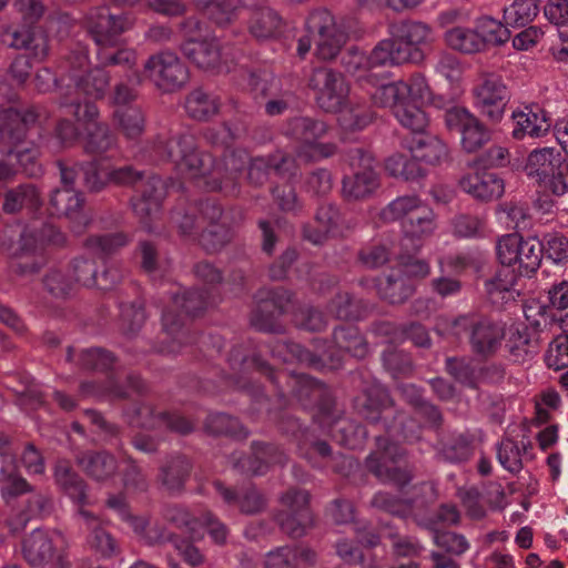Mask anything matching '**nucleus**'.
<instances>
[{
    "instance_id": "obj_27",
    "label": "nucleus",
    "mask_w": 568,
    "mask_h": 568,
    "mask_svg": "<svg viewBox=\"0 0 568 568\" xmlns=\"http://www.w3.org/2000/svg\"><path fill=\"white\" fill-rule=\"evenodd\" d=\"M22 554L27 562L32 567H44L57 560L53 538L49 531L34 529L22 542Z\"/></svg>"
},
{
    "instance_id": "obj_43",
    "label": "nucleus",
    "mask_w": 568,
    "mask_h": 568,
    "mask_svg": "<svg viewBox=\"0 0 568 568\" xmlns=\"http://www.w3.org/2000/svg\"><path fill=\"white\" fill-rule=\"evenodd\" d=\"M23 250H34L38 245L45 244L62 245L65 242L64 234L52 224H42L40 229L36 226L27 227L20 235Z\"/></svg>"
},
{
    "instance_id": "obj_34",
    "label": "nucleus",
    "mask_w": 568,
    "mask_h": 568,
    "mask_svg": "<svg viewBox=\"0 0 568 568\" xmlns=\"http://www.w3.org/2000/svg\"><path fill=\"white\" fill-rule=\"evenodd\" d=\"M390 406L392 400L386 388L378 383H374L363 396L355 399V407L372 423H377Z\"/></svg>"
},
{
    "instance_id": "obj_9",
    "label": "nucleus",
    "mask_w": 568,
    "mask_h": 568,
    "mask_svg": "<svg viewBox=\"0 0 568 568\" xmlns=\"http://www.w3.org/2000/svg\"><path fill=\"white\" fill-rule=\"evenodd\" d=\"M182 30L185 38L182 51L189 60L204 70L216 72H229L231 70L216 38L210 37L197 19H187L183 23Z\"/></svg>"
},
{
    "instance_id": "obj_60",
    "label": "nucleus",
    "mask_w": 568,
    "mask_h": 568,
    "mask_svg": "<svg viewBox=\"0 0 568 568\" xmlns=\"http://www.w3.org/2000/svg\"><path fill=\"white\" fill-rule=\"evenodd\" d=\"M130 237L122 232L92 235L85 240V246L101 254L110 255L128 245Z\"/></svg>"
},
{
    "instance_id": "obj_5",
    "label": "nucleus",
    "mask_w": 568,
    "mask_h": 568,
    "mask_svg": "<svg viewBox=\"0 0 568 568\" xmlns=\"http://www.w3.org/2000/svg\"><path fill=\"white\" fill-rule=\"evenodd\" d=\"M405 495V498H396L387 491H378L374 495L372 505L402 518L413 517L417 524L418 521H433L436 524V531H440L439 526L455 525L459 520V511L453 505H443L438 509L435 518H419L417 510L424 508L437 497V491L433 483L415 485L406 491Z\"/></svg>"
},
{
    "instance_id": "obj_58",
    "label": "nucleus",
    "mask_w": 568,
    "mask_h": 568,
    "mask_svg": "<svg viewBox=\"0 0 568 568\" xmlns=\"http://www.w3.org/2000/svg\"><path fill=\"white\" fill-rule=\"evenodd\" d=\"M205 428L214 435H231L234 437H246L247 435L236 418L222 413L211 414L206 418Z\"/></svg>"
},
{
    "instance_id": "obj_2",
    "label": "nucleus",
    "mask_w": 568,
    "mask_h": 568,
    "mask_svg": "<svg viewBox=\"0 0 568 568\" xmlns=\"http://www.w3.org/2000/svg\"><path fill=\"white\" fill-rule=\"evenodd\" d=\"M154 152L161 160L174 163L176 170L189 179H205L210 191L234 190V181L242 174L248 161L243 151L232 152L223 163H216L210 153L200 152L195 148L194 138L183 134L169 142L154 145Z\"/></svg>"
},
{
    "instance_id": "obj_29",
    "label": "nucleus",
    "mask_w": 568,
    "mask_h": 568,
    "mask_svg": "<svg viewBox=\"0 0 568 568\" xmlns=\"http://www.w3.org/2000/svg\"><path fill=\"white\" fill-rule=\"evenodd\" d=\"M315 222L317 229L312 231L304 227V239L313 244H322L328 236H341L344 227L341 223V215L336 206L329 203L322 204L316 212Z\"/></svg>"
},
{
    "instance_id": "obj_25",
    "label": "nucleus",
    "mask_w": 568,
    "mask_h": 568,
    "mask_svg": "<svg viewBox=\"0 0 568 568\" xmlns=\"http://www.w3.org/2000/svg\"><path fill=\"white\" fill-rule=\"evenodd\" d=\"M316 552L306 546H281L264 556V568H307L315 565Z\"/></svg>"
},
{
    "instance_id": "obj_4",
    "label": "nucleus",
    "mask_w": 568,
    "mask_h": 568,
    "mask_svg": "<svg viewBox=\"0 0 568 568\" xmlns=\"http://www.w3.org/2000/svg\"><path fill=\"white\" fill-rule=\"evenodd\" d=\"M85 28L98 47L97 55L102 67H132L136 54L126 48H119L120 36L132 27L126 16H114L105 7L91 9L84 19Z\"/></svg>"
},
{
    "instance_id": "obj_56",
    "label": "nucleus",
    "mask_w": 568,
    "mask_h": 568,
    "mask_svg": "<svg viewBox=\"0 0 568 568\" xmlns=\"http://www.w3.org/2000/svg\"><path fill=\"white\" fill-rule=\"evenodd\" d=\"M113 116L128 139H138L142 134V113L138 106H118Z\"/></svg>"
},
{
    "instance_id": "obj_3",
    "label": "nucleus",
    "mask_w": 568,
    "mask_h": 568,
    "mask_svg": "<svg viewBox=\"0 0 568 568\" xmlns=\"http://www.w3.org/2000/svg\"><path fill=\"white\" fill-rule=\"evenodd\" d=\"M310 88L316 93V102L325 112L338 114V123L346 132L359 131L372 121V113L355 105L349 97V85L342 73L329 68L314 69Z\"/></svg>"
},
{
    "instance_id": "obj_37",
    "label": "nucleus",
    "mask_w": 568,
    "mask_h": 568,
    "mask_svg": "<svg viewBox=\"0 0 568 568\" xmlns=\"http://www.w3.org/2000/svg\"><path fill=\"white\" fill-rule=\"evenodd\" d=\"M328 433L337 444L349 449L362 447L367 436L364 426L343 417L335 419L328 426Z\"/></svg>"
},
{
    "instance_id": "obj_1",
    "label": "nucleus",
    "mask_w": 568,
    "mask_h": 568,
    "mask_svg": "<svg viewBox=\"0 0 568 568\" xmlns=\"http://www.w3.org/2000/svg\"><path fill=\"white\" fill-rule=\"evenodd\" d=\"M432 98V89L422 73H414L407 80L383 85L374 94L379 108L389 109L398 123L413 133L405 142L416 162L438 164L448 155L447 145L436 135L426 132L429 120L422 105Z\"/></svg>"
},
{
    "instance_id": "obj_62",
    "label": "nucleus",
    "mask_w": 568,
    "mask_h": 568,
    "mask_svg": "<svg viewBox=\"0 0 568 568\" xmlns=\"http://www.w3.org/2000/svg\"><path fill=\"white\" fill-rule=\"evenodd\" d=\"M97 263L87 257H75L71 261L68 271L74 282L84 287L97 285Z\"/></svg>"
},
{
    "instance_id": "obj_31",
    "label": "nucleus",
    "mask_w": 568,
    "mask_h": 568,
    "mask_svg": "<svg viewBox=\"0 0 568 568\" xmlns=\"http://www.w3.org/2000/svg\"><path fill=\"white\" fill-rule=\"evenodd\" d=\"M1 42L14 49L29 50L36 59H43L48 54L47 37L30 28L6 30L1 34Z\"/></svg>"
},
{
    "instance_id": "obj_51",
    "label": "nucleus",
    "mask_w": 568,
    "mask_h": 568,
    "mask_svg": "<svg viewBox=\"0 0 568 568\" xmlns=\"http://www.w3.org/2000/svg\"><path fill=\"white\" fill-rule=\"evenodd\" d=\"M84 132V150L89 154H103L115 143V139L106 123H95L94 126H88Z\"/></svg>"
},
{
    "instance_id": "obj_50",
    "label": "nucleus",
    "mask_w": 568,
    "mask_h": 568,
    "mask_svg": "<svg viewBox=\"0 0 568 568\" xmlns=\"http://www.w3.org/2000/svg\"><path fill=\"white\" fill-rule=\"evenodd\" d=\"M333 337L336 346L339 349L349 353L354 357L362 358L368 352V347L364 341V337L354 326H341L336 328L334 331Z\"/></svg>"
},
{
    "instance_id": "obj_61",
    "label": "nucleus",
    "mask_w": 568,
    "mask_h": 568,
    "mask_svg": "<svg viewBox=\"0 0 568 568\" xmlns=\"http://www.w3.org/2000/svg\"><path fill=\"white\" fill-rule=\"evenodd\" d=\"M403 252L397 256L398 265L403 268L404 277L409 282L410 278H424L429 275L430 266L424 260H416L414 255L418 252H414L408 246H402Z\"/></svg>"
},
{
    "instance_id": "obj_45",
    "label": "nucleus",
    "mask_w": 568,
    "mask_h": 568,
    "mask_svg": "<svg viewBox=\"0 0 568 568\" xmlns=\"http://www.w3.org/2000/svg\"><path fill=\"white\" fill-rule=\"evenodd\" d=\"M184 109L190 118L205 121L217 112L219 101L202 89H195L187 95Z\"/></svg>"
},
{
    "instance_id": "obj_13",
    "label": "nucleus",
    "mask_w": 568,
    "mask_h": 568,
    "mask_svg": "<svg viewBox=\"0 0 568 568\" xmlns=\"http://www.w3.org/2000/svg\"><path fill=\"white\" fill-rule=\"evenodd\" d=\"M378 450L366 460L368 469L383 483H392L403 488L412 479L410 471L402 467L404 450L388 439L377 437Z\"/></svg>"
},
{
    "instance_id": "obj_10",
    "label": "nucleus",
    "mask_w": 568,
    "mask_h": 568,
    "mask_svg": "<svg viewBox=\"0 0 568 568\" xmlns=\"http://www.w3.org/2000/svg\"><path fill=\"white\" fill-rule=\"evenodd\" d=\"M326 131L327 126L323 121L308 116H297L287 122L284 134L300 144L295 159L297 164L329 158L335 153L334 144L318 142Z\"/></svg>"
},
{
    "instance_id": "obj_28",
    "label": "nucleus",
    "mask_w": 568,
    "mask_h": 568,
    "mask_svg": "<svg viewBox=\"0 0 568 568\" xmlns=\"http://www.w3.org/2000/svg\"><path fill=\"white\" fill-rule=\"evenodd\" d=\"M285 458V454L277 446L255 444L253 458H242L234 454L230 463L244 473L262 475L266 471L268 464H283Z\"/></svg>"
},
{
    "instance_id": "obj_17",
    "label": "nucleus",
    "mask_w": 568,
    "mask_h": 568,
    "mask_svg": "<svg viewBox=\"0 0 568 568\" xmlns=\"http://www.w3.org/2000/svg\"><path fill=\"white\" fill-rule=\"evenodd\" d=\"M392 36L400 49L409 53V62L418 63L425 58L423 45L435 41V33L430 26L420 21L406 20L392 26Z\"/></svg>"
},
{
    "instance_id": "obj_54",
    "label": "nucleus",
    "mask_w": 568,
    "mask_h": 568,
    "mask_svg": "<svg viewBox=\"0 0 568 568\" xmlns=\"http://www.w3.org/2000/svg\"><path fill=\"white\" fill-rule=\"evenodd\" d=\"M540 255H546L555 264L568 262V237L558 232L546 233L540 241Z\"/></svg>"
},
{
    "instance_id": "obj_59",
    "label": "nucleus",
    "mask_w": 568,
    "mask_h": 568,
    "mask_svg": "<svg viewBox=\"0 0 568 568\" xmlns=\"http://www.w3.org/2000/svg\"><path fill=\"white\" fill-rule=\"evenodd\" d=\"M402 392L405 397L416 406V416L424 418L425 424L437 426L440 420L439 410L432 404L423 402L418 388L414 385H403Z\"/></svg>"
},
{
    "instance_id": "obj_11",
    "label": "nucleus",
    "mask_w": 568,
    "mask_h": 568,
    "mask_svg": "<svg viewBox=\"0 0 568 568\" xmlns=\"http://www.w3.org/2000/svg\"><path fill=\"white\" fill-rule=\"evenodd\" d=\"M351 173L343 179V195L347 200H366L381 186L375 159L371 152L354 148L347 154Z\"/></svg>"
},
{
    "instance_id": "obj_44",
    "label": "nucleus",
    "mask_w": 568,
    "mask_h": 568,
    "mask_svg": "<svg viewBox=\"0 0 568 568\" xmlns=\"http://www.w3.org/2000/svg\"><path fill=\"white\" fill-rule=\"evenodd\" d=\"M379 296L392 304L403 303L413 293L414 286L402 275L389 274L376 284Z\"/></svg>"
},
{
    "instance_id": "obj_30",
    "label": "nucleus",
    "mask_w": 568,
    "mask_h": 568,
    "mask_svg": "<svg viewBox=\"0 0 568 568\" xmlns=\"http://www.w3.org/2000/svg\"><path fill=\"white\" fill-rule=\"evenodd\" d=\"M78 466L92 479L104 481L118 470L115 457L108 452H84L77 456Z\"/></svg>"
},
{
    "instance_id": "obj_32",
    "label": "nucleus",
    "mask_w": 568,
    "mask_h": 568,
    "mask_svg": "<svg viewBox=\"0 0 568 568\" xmlns=\"http://www.w3.org/2000/svg\"><path fill=\"white\" fill-rule=\"evenodd\" d=\"M562 162L561 154L555 148L535 149L527 156L525 172L538 183L550 172L558 170Z\"/></svg>"
},
{
    "instance_id": "obj_40",
    "label": "nucleus",
    "mask_w": 568,
    "mask_h": 568,
    "mask_svg": "<svg viewBox=\"0 0 568 568\" xmlns=\"http://www.w3.org/2000/svg\"><path fill=\"white\" fill-rule=\"evenodd\" d=\"M448 48L454 51L473 54L481 52L480 40L477 37L476 28L455 26L447 29L443 36Z\"/></svg>"
},
{
    "instance_id": "obj_52",
    "label": "nucleus",
    "mask_w": 568,
    "mask_h": 568,
    "mask_svg": "<svg viewBox=\"0 0 568 568\" xmlns=\"http://www.w3.org/2000/svg\"><path fill=\"white\" fill-rule=\"evenodd\" d=\"M215 488L227 504L239 503L243 513L254 514L265 506L264 497L255 488L247 489L241 498L220 481L215 483Z\"/></svg>"
},
{
    "instance_id": "obj_49",
    "label": "nucleus",
    "mask_w": 568,
    "mask_h": 568,
    "mask_svg": "<svg viewBox=\"0 0 568 568\" xmlns=\"http://www.w3.org/2000/svg\"><path fill=\"white\" fill-rule=\"evenodd\" d=\"M43 287L54 298L65 300L74 291L75 284L68 270L50 268L42 278Z\"/></svg>"
},
{
    "instance_id": "obj_18",
    "label": "nucleus",
    "mask_w": 568,
    "mask_h": 568,
    "mask_svg": "<svg viewBox=\"0 0 568 568\" xmlns=\"http://www.w3.org/2000/svg\"><path fill=\"white\" fill-rule=\"evenodd\" d=\"M342 62L345 70L356 78L362 88L371 97L373 104L376 106L378 105L374 99V94L378 89L383 85H392L399 81L387 82L384 75L372 72L371 70L373 68L369 61V55H366L363 51L357 49L348 50L343 55Z\"/></svg>"
},
{
    "instance_id": "obj_6",
    "label": "nucleus",
    "mask_w": 568,
    "mask_h": 568,
    "mask_svg": "<svg viewBox=\"0 0 568 568\" xmlns=\"http://www.w3.org/2000/svg\"><path fill=\"white\" fill-rule=\"evenodd\" d=\"M40 116L41 113L36 106L26 110L9 108L0 111V140L7 146L3 152L9 155L14 154L18 163L30 176L40 172L37 164L39 151L33 144L30 146L24 144L28 131L36 125Z\"/></svg>"
},
{
    "instance_id": "obj_39",
    "label": "nucleus",
    "mask_w": 568,
    "mask_h": 568,
    "mask_svg": "<svg viewBox=\"0 0 568 568\" xmlns=\"http://www.w3.org/2000/svg\"><path fill=\"white\" fill-rule=\"evenodd\" d=\"M518 274L513 267H500L495 276L486 282V291L494 303L514 300L518 294L515 286Z\"/></svg>"
},
{
    "instance_id": "obj_53",
    "label": "nucleus",
    "mask_w": 568,
    "mask_h": 568,
    "mask_svg": "<svg viewBox=\"0 0 568 568\" xmlns=\"http://www.w3.org/2000/svg\"><path fill=\"white\" fill-rule=\"evenodd\" d=\"M540 244L535 239H521V245H519L518 257L516 258V265L521 275L530 276L540 266Z\"/></svg>"
},
{
    "instance_id": "obj_26",
    "label": "nucleus",
    "mask_w": 568,
    "mask_h": 568,
    "mask_svg": "<svg viewBox=\"0 0 568 568\" xmlns=\"http://www.w3.org/2000/svg\"><path fill=\"white\" fill-rule=\"evenodd\" d=\"M403 240L400 246L410 245L414 252H419L424 239L436 230L435 214L426 204L407 221L402 222Z\"/></svg>"
},
{
    "instance_id": "obj_24",
    "label": "nucleus",
    "mask_w": 568,
    "mask_h": 568,
    "mask_svg": "<svg viewBox=\"0 0 568 568\" xmlns=\"http://www.w3.org/2000/svg\"><path fill=\"white\" fill-rule=\"evenodd\" d=\"M53 479L57 487L67 495L77 506H87L89 500V486L87 481L73 469L70 462L60 459L53 467Z\"/></svg>"
},
{
    "instance_id": "obj_33",
    "label": "nucleus",
    "mask_w": 568,
    "mask_h": 568,
    "mask_svg": "<svg viewBox=\"0 0 568 568\" xmlns=\"http://www.w3.org/2000/svg\"><path fill=\"white\" fill-rule=\"evenodd\" d=\"M84 199L74 187H59L52 191L50 196V206L53 213L59 216H65L80 224L85 223V217L81 214Z\"/></svg>"
},
{
    "instance_id": "obj_16",
    "label": "nucleus",
    "mask_w": 568,
    "mask_h": 568,
    "mask_svg": "<svg viewBox=\"0 0 568 568\" xmlns=\"http://www.w3.org/2000/svg\"><path fill=\"white\" fill-rule=\"evenodd\" d=\"M151 80L163 90H173L186 83L189 71L173 52H161L151 57L144 65Z\"/></svg>"
},
{
    "instance_id": "obj_19",
    "label": "nucleus",
    "mask_w": 568,
    "mask_h": 568,
    "mask_svg": "<svg viewBox=\"0 0 568 568\" xmlns=\"http://www.w3.org/2000/svg\"><path fill=\"white\" fill-rule=\"evenodd\" d=\"M503 341L509 359L514 363L530 362L539 353L537 334L525 323H513L507 326Z\"/></svg>"
},
{
    "instance_id": "obj_7",
    "label": "nucleus",
    "mask_w": 568,
    "mask_h": 568,
    "mask_svg": "<svg viewBox=\"0 0 568 568\" xmlns=\"http://www.w3.org/2000/svg\"><path fill=\"white\" fill-rule=\"evenodd\" d=\"M89 64L87 45L75 43L59 63L61 81H68L60 87V91L69 90L74 95L101 99L109 87V74L103 68L89 70Z\"/></svg>"
},
{
    "instance_id": "obj_35",
    "label": "nucleus",
    "mask_w": 568,
    "mask_h": 568,
    "mask_svg": "<svg viewBox=\"0 0 568 568\" xmlns=\"http://www.w3.org/2000/svg\"><path fill=\"white\" fill-rule=\"evenodd\" d=\"M532 445L528 439L515 442L510 438H504L497 447V458L499 464L510 473H518L523 468V459H531Z\"/></svg>"
},
{
    "instance_id": "obj_57",
    "label": "nucleus",
    "mask_w": 568,
    "mask_h": 568,
    "mask_svg": "<svg viewBox=\"0 0 568 568\" xmlns=\"http://www.w3.org/2000/svg\"><path fill=\"white\" fill-rule=\"evenodd\" d=\"M385 170L395 178L414 180L424 174L420 165L412 158L408 160L402 153L390 155L385 162Z\"/></svg>"
},
{
    "instance_id": "obj_42",
    "label": "nucleus",
    "mask_w": 568,
    "mask_h": 568,
    "mask_svg": "<svg viewBox=\"0 0 568 568\" xmlns=\"http://www.w3.org/2000/svg\"><path fill=\"white\" fill-rule=\"evenodd\" d=\"M412 55L402 50L392 36L390 39L382 40L369 54L372 68L384 65H399L409 62Z\"/></svg>"
},
{
    "instance_id": "obj_15",
    "label": "nucleus",
    "mask_w": 568,
    "mask_h": 568,
    "mask_svg": "<svg viewBox=\"0 0 568 568\" xmlns=\"http://www.w3.org/2000/svg\"><path fill=\"white\" fill-rule=\"evenodd\" d=\"M475 106L491 121H499L509 100V91L499 75L489 74L474 89Z\"/></svg>"
},
{
    "instance_id": "obj_14",
    "label": "nucleus",
    "mask_w": 568,
    "mask_h": 568,
    "mask_svg": "<svg viewBox=\"0 0 568 568\" xmlns=\"http://www.w3.org/2000/svg\"><path fill=\"white\" fill-rule=\"evenodd\" d=\"M308 501V493L302 489H288L281 497L283 508L276 515V520L281 529L292 538L304 536L313 525Z\"/></svg>"
},
{
    "instance_id": "obj_20",
    "label": "nucleus",
    "mask_w": 568,
    "mask_h": 568,
    "mask_svg": "<svg viewBox=\"0 0 568 568\" xmlns=\"http://www.w3.org/2000/svg\"><path fill=\"white\" fill-rule=\"evenodd\" d=\"M256 310L253 312L251 323L260 331H272L274 318L287 311L291 295L284 291L261 290L255 295Z\"/></svg>"
},
{
    "instance_id": "obj_12",
    "label": "nucleus",
    "mask_w": 568,
    "mask_h": 568,
    "mask_svg": "<svg viewBox=\"0 0 568 568\" xmlns=\"http://www.w3.org/2000/svg\"><path fill=\"white\" fill-rule=\"evenodd\" d=\"M469 329V342L475 353L483 356L494 355L501 346L506 326L489 318L463 315L449 323V333L459 336Z\"/></svg>"
},
{
    "instance_id": "obj_47",
    "label": "nucleus",
    "mask_w": 568,
    "mask_h": 568,
    "mask_svg": "<svg viewBox=\"0 0 568 568\" xmlns=\"http://www.w3.org/2000/svg\"><path fill=\"white\" fill-rule=\"evenodd\" d=\"M426 204L415 195H404L393 200L381 212V219L385 222H402L413 217Z\"/></svg>"
},
{
    "instance_id": "obj_41",
    "label": "nucleus",
    "mask_w": 568,
    "mask_h": 568,
    "mask_svg": "<svg viewBox=\"0 0 568 568\" xmlns=\"http://www.w3.org/2000/svg\"><path fill=\"white\" fill-rule=\"evenodd\" d=\"M40 193L32 184H22L6 193L3 211L6 213H16L22 209L34 211L41 205Z\"/></svg>"
},
{
    "instance_id": "obj_21",
    "label": "nucleus",
    "mask_w": 568,
    "mask_h": 568,
    "mask_svg": "<svg viewBox=\"0 0 568 568\" xmlns=\"http://www.w3.org/2000/svg\"><path fill=\"white\" fill-rule=\"evenodd\" d=\"M513 136L523 140L526 136L541 138L551 128L548 113L539 105H526L513 112Z\"/></svg>"
},
{
    "instance_id": "obj_36",
    "label": "nucleus",
    "mask_w": 568,
    "mask_h": 568,
    "mask_svg": "<svg viewBox=\"0 0 568 568\" xmlns=\"http://www.w3.org/2000/svg\"><path fill=\"white\" fill-rule=\"evenodd\" d=\"M60 105L70 108V113L80 123L83 130L88 126H94L98 121L99 110L97 105L89 101V98L74 95L71 91H60Z\"/></svg>"
},
{
    "instance_id": "obj_64",
    "label": "nucleus",
    "mask_w": 568,
    "mask_h": 568,
    "mask_svg": "<svg viewBox=\"0 0 568 568\" xmlns=\"http://www.w3.org/2000/svg\"><path fill=\"white\" fill-rule=\"evenodd\" d=\"M462 145L466 152H475L489 140L488 130L479 122L476 116L460 132Z\"/></svg>"
},
{
    "instance_id": "obj_48",
    "label": "nucleus",
    "mask_w": 568,
    "mask_h": 568,
    "mask_svg": "<svg viewBox=\"0 0 568 568\" xmlns=\"http://www.w3.org/2000/svg\"><path fill=\"white\" fill-rule=\"evenodd\" d=\"M538 12L537 0H515L504 8L503 19L506 26L519 28L534 21Z\"/></svg>"
},
{
    "instance_id": "obj_22",
    "label": "nucleus",
    "mask_w": 568,
    "mask_h": 568,
    "mask_svg": "<svg viewBox=\"0 0 568 568\" xmlns=\"http://www.w3.org/2000/svg\"><path fill=\"white\" fill-rule=\"evenodd\" d=\"M270 171H274L282 178L291 179L297 173L296 160L283 152H277L267 159L254 158L250 161L247 179L252 184H262L267 180Z\"/></svg>"
},
{
    "instance_id": "obj_46",
    "label": "nucleus",
    "mask_w": 568,
    "mask_h": 568,
    "mask_svg": "<svg viewBox=\"0 0 568 568\" xmlns=\"http://www.w3.org/2000/svg\"><path fill=\"white\" fill-rule=\"evenodd\" d=\"M281 17L270 7H258L252 11L248 29L257 39L272 37L281 26Z\"/></svg>"
},
{
    "instance_id": "obj_55",
    "label": "nucleus",
    "mask_w": 568,
    "mask_h": 568,
    "mask_svg": "<svg viewBox=\"0 0 568 568\" xmlns=\"http://www.w3.org/2000/svg\"><path fill=\"white\" fill-rule=\"evenodd\" d=\"M418 525L430 530L434 542L449 554L462 555L469 548V544L463 535L453 531H436V524L433 521H418Z\"/></svg>"
},
{
    "instance_id": "obj_8",
    "label": "nucleus",
    "mask_w": 568,
    "mask_h": 568,
    "mask_svg": "<svg viewBox=\"0 0 568 568\" xmlns=\"http://www.w3.org/2000/svg\"><path fill=\"white\" fill-rule=\"evenodd\" d=\"M306 34L297 42V53L304 58L316 44V54L322 60H332L346 42V33L337 24L333 13L325 8L312 10L305 21Z\"/></svg>"
},
{
    "instance_id": "obj_63",
    "label": "nucleus",
    "mask_w": 568,
    "mask_h": 568,
    "mask_svg": "<svg viewBox=\"0 0 568 568\" xmlns=\"http://www.w3.org/2000/svg\"><path fill=\"white\" fill-rule=\"evenodd\" d=\"M190 473L189 462L181 456L172 458L162 468V481L171 490L179 489Z\"/></svg>"
},
{
    "instance_id": "obj_38",
    "label": "nucleus",
    "mask_w": 568,
    "mask_h": 568,
    "mask_svg": "<svg viewBox=\"0 0 568 568\" xmlns=\"http://www.w3.org/2000/svg\"><path fill=\"white\" fill-rule=\"evenodd\" d=\"M477 37L480 40V50L485 51L488 47H499L506 43L510 38V31L506 23L489 17L483 16L475 22Z\"/></svg>"
},
{
    "instance_id": "obj_23",
    "label": "nucleus",
    "mask_w": 568,
    "mask_h": 568,
    "mask_svg": "<svg viewBox=\"0 0 568 568\" xmlns=\"http://www.w3.org/2000/svg\"><path fill=\"white\" fill-rule=\"evenodd\" d=\"M460 189L474 199L491 201L500 197L505 191L504 181L494 172L474 170L459 181Z\"/></svg>"
}]
</instances>
